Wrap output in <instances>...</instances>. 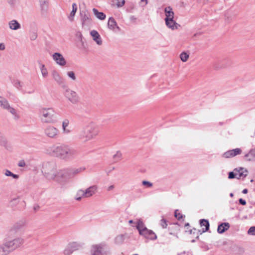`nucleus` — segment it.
<instances>
[{"label": "nucleus", "mask_w": 255, "mask_h": 255, "mask_svg": "<svg viewBox=\"0 0 255 255\" xmlns=\"http://www.w3.org/2000/svg\"><path fill=\"white\" fill-rule=\"evenodd\" d=\"M49 150L50 154L65 161L72 160L76 158L78 155L76 149L64 144L53 145Z\"/></svg>", "instance_id": "1"}, {"label": "nucleus", "mask_w": 255, "mask_h": 255, "mask_svg": "<svg viewBox=\"0 0 255 255\" xmlns=\"http://www.w3.org/2000/svg\"><path fill=\"white\" fill-rule=\"evenodd\" d=\"M99 133L98 126L91 122L83 127L77 134V138L82 142L86 143L95 138Z\"/></svg>", "instance_id": "2"}, {"label": "nucleus", "mask_w": 255, "mask_h": 255, "mask_svg": "<svg viewBox=\"0 0 255 255\" xmlns=\"http://www.w3.org/2000/svg\"><path fill=\"white\" fill-rule=\"evenodd\" d=\"M23 243L24 240L21 238H12L8 236L0 245V254L1 255H8L19 248Z\"/></svg>", "instance_id": "3"}, {"label": "nucleus", "mask_w": 255, "mask_h": 255, "mask_svg": "<svg viewBox=\"0 0 255 255\" xmlns=\"http://www.w3.org/2000/svg\"><path fill=\"white\" fill-rule=\"evenodd\" d=\"M41 172L47 180L59 182V169H57V164L55 162H44L42 166Z\"/></svg>", "instance_id": "4"}, {"label": "nucleus", "mask_w": 255, "mask_h": 255, "mask_svg": "<svg viewBox=\"0 0 255 255\" xmlns=\"http://www.w3.org/2000/svg\"><path fill=\"white\" fill-rule=\"evenodd\" d=\"M38 117L43 124H54L57 121L55 111L53 108H40L38 111Z\"/></svg>", "instance_id": "5"}, {"label": "nucleus", "mask_w": 255, "mask_h": 255, "mask_svg": "<svg viewBox=\"0 0 255 255\" xmlns=\"http://www.w3.org/2000/svg\"><path fill=\"white\" fill-rule=\"evenodd\" d=\"M106 245L100 244L93 245L91 246L92 255H110V252L105 250Z\"/></svg>", "instance_id": "6"}, {"label": "nucleus", "mask_w": 255, "mask_h": 255, "mask_svg": "<svg viewBox=\"0 0 255 255\" xmlns=\"http://www.w3.org/2000/svg\"><path fill=\"white\" fill-rule=\"evenodd\" d=\"M44 132L46 136L52 139L57 138L59 134L58 129L52 125L46 126L44 129Z\"/></svg>", "instance_id": "7"}, {"label": "nucleus", "mask_w": 255, "mask_h": 255, "mask_svg": "<svg viewBox=\"0 0 255 255\" xmlns=\"http://www.w3.org/2000/svg\"><path fill=\"white\" fill-rule=\"evenodd\" d=\"M64 97L72 104H76L79 102V96L74 91L67 88L64 92Z\"/></svg>", "instance_id": "8"}, {"label": "nucleus", "mask_w": 255, "mask_h": 255, "mask_svg": "<svg viewBox=\"0 0 255 255\" xmlns=\"http://www.w3.org/2000/svg\"><path fill=\"white\" fill-rule=\"evenodd\" d=\"M52 57L55 63L59 66L63 67L66 65V61L61 53L55 52L52 54Z\"/></svg>", "instance_id": "9"}, {"label": "nucleus", "mask_w": 255, "mask_h": 255, "mask_svg": "<svg viewBox=\"0 0 255 255\" xmlns=\"http://www.w3.org/2000/svg\"><path fill=\"white\" fill-rule=\"evenodd\" d=\"M59 181L60 179H72L71 167L59 169Z\"/></svg>", "instance_id": "10"}, {"label": "nucleus", "mask_w": 255, "mask_h": 255, "mask_svg": "<svg viewBox=\"0 0 255 255\" xmlns=\"http://www.w3.org/2000/svg\"><path fill=\"white\" fill-rule=\"evenodd\" d=\"M98 190L97 185H92L87 188L84 191H80L85 196V198H89L95 195Z\"/></svg>", "instance_id": "11"}, {"label": "nucleus", "mask_w": 255, "mask_h": 255, "mask_svg": "<svg viewBox=\"0 0 255 255\" xmlns=\"http://www.w3.org/2000/svg\"><path fill=\"white\" fill-rule=\"evenodd\" d=\"M139 234L145 238L151 240H156L157 238L156 234L152 230H148L147 228L141 231V232Z\"/></svg>", "instance_id": "12"}, {"label": "nucleus", "mask_w": 255, "mask_h": 255, "mask_svg": "<svg viewBox=\"0 0 255 255\" xmlns=\"http://www.w3.org/2000/svg\"><path fill=\"white\" fill-rule=\"evenodd\" d=\"M242 150L239 148H237L234 149L229 150L225 152L223 156L225 158L233 157L236 155L241 154Z\"/></svg>", "instance_id": "13"}, {"label": "nucleus", "mask_w": 255, "mask_h": 255, "mask_svg": "<svg viewBox=\"0 0 255 255\" xmlns=\"http://www.w3.org/2000/svg\"><path fill=\"white\" fill-rule=\"evenodd\" d=\"M69 121L67 119H65L62 123V133L65 134H68L71 133L72 130L69 126Z\"/></svg>", "instance_id": "14"}, {"label": "nucleus", "mask_w": 255, "mask_h": 255, "mask_svg": "<svg viewBox=\"0 0 255 255\" xmlns=\"http://www.w3.org/2000/svg\"><path fill=\"white\" fill-rule=\"evenodd\" d=\"M51 76L53 79L59 85L64 83V79L60 75L59 73L56 70H53L51 72Z\"/></svg>", "instance_id": "15"}, {"label": "nucleus", "mask_w": 255, "mask_h": 255, "mask_svg": "<svg viewBox=\"0 0 255 255\" xmlns=\"http://www.w3.org/2000/svg\"><path fill=\"white\" fill-rule=\"evenodd\" d=\"M165 23L166 26L172 30L177 29L178 27L180 26L179 24L176 23L173 18H165Z\"/></svg>", "instance_id": "16"}, {"label": "nucleus", "mask_w": 255, "mask_h": 255, "mask_svg": "<svg viewBox=\"0 0 255 255\" xmlns=\"http://www.w3.org/2000/svg\"><path fill=\"white\" fill-rule=\"evenodd\" d=\"M235 169L237 170L236 176V178L238 179H240L241 178L244 179L248 175V171L244 168L240 167L239 168H235Z\"/></svg>", "instance_id": "17"}, {"label": "nucleus", "mask_w": 255, "mask_h": 255, "mask_svg": "<svg viewBox=\"0 0 255 255\" xmlns=\"http://www.w3.org/2000/svg\"><path fill=\"white\" fill-rule=\"evenodd\" d=\"M90 34L92 36L93 39L98 45H101L102 44L103 42L102 38L99 33L96 30H93L91 31Z\"/></svg>", "instance_id": "18"}, {"label": "nucleus", "mask_w": 255, "mask_h": 255, "mask_svg": "<svg viewBox=\"0 0 255 255\" xmlns=\"http://www.w3.org/2000/svg\"><path fill=\"white\" fill-rule=\"evenodd\" d=\"M8 24L9 29L12 30H17L21 28L20 24L15 19L10 20Z\"/></svg>", "instance_id": "19"}, {"label": "nucleus", "mask_w": 255, "mask_h": 255, "mask_svg": "<svg viewBox=\"0 0 255 255\" xmlns=\"http://www.w3.org/2000/svg\"><path fill=\"white\" fill-rule=\"evenodd\" d=\"M85 170L84 167H80L78 168L71 167L72 178L77 176L79 174L83 172Z\"/></svg>", "instance_id": "20"}, {"label": "nucleus", "mask_w": 255, "mask_h": 255, "mask_svg": "<svg viewBox=\"0 0 255 255\" xmlns=\"http://www.w3.org/2000/svg\"><path fill=\"white\" fill-rule=\"evenodd\" d=\"M108 26L112 30H114L115 28H117L118 30L120 29L119 27L117 25V23L115 19L112 17H110L109 19Z\"/></svg>", "instance_id": "21"}, {"label": "nucleus", "mask_w": 255, "mask_h": 255, "mask_svg": "<svg viewBox=\"0 0 255 255\" xmlns=\"http://www.w3.org/2000/svg\"><path fill=\"white\" fill-rule=\"evenodd\" d=\"M229 228L230 224L228 223H224L218 226L217 231L219 233L222 234L228 230Z\"/></svg>", "instance_id": "22"}, {"label": "nucleus", "mask_w": 255, "mask_h": 255, "mask_svg": "<svg viewBox=\"0 0 255 255\" xmlns=\"http://www.w3.org/2000/svg\"><path fill=\"white\" fill-rule=\"evenodd\" d=\"M39 68L43 78H47L48 76V72L47 68L44 64L42 63L39 64Z\"/></svg>", "instance_id": "23"}, {"label": "nucleus", "mask_w": 255, "mask_h": 255, "mask_svg": "<svg viewBox=\"0 0 255 255\" xmlns=\"http://www.w3.org/2000/svg\"><path fill=\"white\" fill-rule=\"evenodd\" d=\"M164 11L166 15L165 18L170 19L174 18V13L170 6L165 7Z\"/></svg>", "instance_id": "24"}, {"label": "nucleus", "mask_w": 255, "mask_h": 255, "mask_svg": "<svg viewBox=\"0 0 255 255\" xmlns=\"http://www.w3.org/2000/svg\"><path fill=\"white\" fill-rule=\"evenodd\" d=\"M93 11L97 18L100 20H104L106 18V14L102 12H99L96 8H94Z\"/></svg>", "instance_id": "25"}, {"label": "nucleus", "mask_w": 255, "mask_h": 255, "mask_svg": "<svg viewBox=\"0 0 255 255\" xmlns=\"http://www.w3.org/2000/svg\"><path fill=\"white\" fill-rule=\"evenodd\" d=\"M200 224L201 227L204 226L205 227V228L202 229L203 233H204L209 230V223L208 220H205V219H201L200 221Z\"/></svg>", "instance_id": "26"}, {"label": "nucleus", "mask_w": 255, "mask_h": 255, "mask_svg": "<svg viewBox=\"0 0 255 255\" xmlns=\"http://www.w3.org/2000/svg\"><path fill=\"white\" fill-rule=\"evenodd\" d=\"M77 10V5L75 3L72 4V10L71 11L68 18L70 21H72L74 20V17Z\"/></svg>", "instance_id": "27"}, {"label": "nucleus", "mask_w": 255, "mask_h": 255, "mask_svg": "<svg viewBox=\"0 0 255 255\" xmlns=\"http://www.w3.org/2000/svg\"><path fill=\"white\" fill-rule=\"evenodd\" d=\"M0 106L3 109H6L9 108L8 102L5 98L0 96Z\"/></svg>", "instance_id": "28"}, {"label": "nucleus", "mask_w": 255, "mask_h": 255, "mask_svg": "<svg viewBox=\"0 0 255 255\" xmlns=\"http://www.w3.org/2000/svg\"><path fill=\"white\" fill-rule=\"evenodd\" d=\"M19 203V199L18 197H13L10 199L9 201V206L13 208L16 206Z\"/></svg>", "instance_id": "29"}, {"label": "nucleus", "mask_w": 255, "mask_h": 255, "mask_svg": "<svg viewBox=\"0 0 255 255\" xmlns=\"http://www.w3.org/2000/svg\"><path fill=\"white\" fill-rule=\"evenodd\" d=\"M245 156L249 160H255V148L252 149Z\"/></svg>", "instance_id": "30"}, {"label": "nucleus", "mask_w": 255, "mask_h": 255, "mask_svg": "<svg viewBox=\"0 0 255 255\" xmlns=\"http://www.w3.org/2000/svg\"><path fill=\"white\" fill-rule=\"evenodd\" d=\"M125 239V238L124 235H119L115 238V243L117 245H121L123 243Z\"/></svg>", "instance_id": "31"}, {"label": "nucleus", "mask_w": 255, "mask_h": 255, "mask_svg": "<svg viewBox=\"0 0 255 255\" xmlns=\"http://www.w3.org/2000/svg\"><path fill=\"white\" fill-rule=\"evenodd\" d=\"M70 249L73 251V252L75 251H77L79 249H80L82 246L81 244L76 243V242H73L68 245Z\"/></svg>", "instance_id": "32"}, {"label": "nucleus", "mask_w": 255, "mask_h": 255, "mask_svg": "<svg viewBox=\"0 0 255 255\" xmlns=\"http://www.w3.org/2000/svg\"><path fill=\"white\" fill-rule=\"evenodd\" d=\"M42 10L46 11L48 7V0H39Z\"/></svg>", "instance_id": "33"}, {"label": "nucleus", "mask_w": 255, "mask_h": 255, "mask_svg": "<svg viewBox=\"0 0 255 255\" xmlns=\"http://www.w3.org/2000/svg\"><path fill=\"white\" fill-rule=\"evenodd\" d=\"M4 174L6 176L12 177L13 179H17L19 178V176L17 174H13L10 170L5 169L4 171Z\"/></svg>", "instance_id": "34"}, {"label": "nucleus", "mask_w": 255, "mask_h": 255, "mask_svg": "<svg viewBox=\"0 0 255 255\" xmlns=\"http://www.w3.org/2000/svg\"><path fill=\"white\" fill-rule=\"evenodd\" d=\"M136 228L138 230L139 233L141 232V231L144 230L146 228L144 226L143 222L141 220H138L137 223Z\"/></svg>", "instance_id": "35"}, {"label": "nucleus", "mask_w": 255, "mask_h": 255, "mask_svg": "<svg viewBox=\"0 0 255 255\" xmlns=\"http://www.w3.org/2000/svg\"><path fill=\"white\" fill-rule=\"evenodd\" d=\"M189 57V55L187 52H182L180 54V58L181 61L183 62H186L188 60Z\"/></svg>", "instance_id": "36"}, {"label": "nucleus", "mask_w": 255, "mask_h": 255, "mask_svg": "<svg viewBox=\"0 0 255 255\" xmlns=\"http://www.w3.org/2000/svg\"><path fill=\"white\" fill-rule=\"evenodd\" d=\"M12 83L13 86L17 89H20L22 86L21 82L18 79H13Z\"/></svg>", "instance_id": "37"}, {"label": "nucleus", "mask_w": 255, "mask_h": 255, "mask_svg": "<svg viewBox=\"0 0 255 255\" xmlns=\"http://www.w3.org/2000/svg\"><path fill=\"white\" fill-rule=\"evenodd\" d=\"M80 191H84V190L80 189L78 190V191L77 192L75 199L77 201H80L82 198H85V196L83 194H82V193H81Z\"/></svg>", "instance_id": "38"}, {"label": "nucleus", "mask_w": 255, "mask_h": 255, "mask_svg": "<svg viewBox=\"0 0 255 255\" xmlns=\"http://www.w3.org/2000/svg\"><path fill=\"white\" fill-rule=\"evenodd\" d=\"M67 75L69 78H70L73 81H75L76 80L75 74L73 71H70L67 72Z\"/></svg>", "instance_id": "39"}, {"label": "nucleus", "mask_w": 255, "mask_h": 255, "mask_svg": "<svg viewBox=\"0 0 255 255\" xmlns=\"http://www.w3.org/2000/svg\"><path fill=\"white\" fill-rule=\"evenodd\" d=\"M73 251L70 249L69 246L64 250L63 254L64 255H70Z\"/></svg>", "instance_id": "40"}, {"label": "nucleus", "mask_w": 255, "mask_h": 255, "mask_svg": "<svg viewBox=\"0 0 255 255\" xmlns=\"http://www.w3.org/2000/svg\"><path fill=\"white\" fill-rule=\"evenodd\" d=\"M115 0V4L118 7L123 6L125 3V0Z\"/></svg>", "instance_id": "41"}, {"label": "nucleus", "mask_w": 255, "mask_h": 255, "mask_svg": "<svg viewBox=\"0 0 255 255\" xmlns=\"http://www.w3.org/2000/svg\"><path fill=\"white\" fill-rule=\"evenodd\" d=\"M122 153L120 151H117L115 154L113 156V158L115 160V161H119L122 157Z\"/></svg>", "instance_id": "42"}, {"label": "nucleus", "mask_w": 255, "mask_h": 255, "mask_svg": "<svg viewBox=\"0 0 255 255\" xmlns=\"http://www.w3.org/2000/svg\"><path fill=\"white\" fill-rule=\"evenodd\" d=\"M24 225V222H20L19 223H17L16 224H15L13 226V228L14 229H19L20 228H21L22 227H23Z\"/></svg>", "instance_id": "43"}, {"label": "nucleus", "mask_w": 255, "mask_h": 255, "mask_svg": "<svg viewBox=\"0 0 255 255\" xmlns=\"http://www.w3.org/2000/svg\"><path fill=\"white\" fill-rule=\"evenodd\" d=\"M248 234L255 236V226L251 227L248 231Z\"/></svg>", "instance_id": "44"}, {"label": "nucleus", "mask_w": 255, "mask_h": 255, "mask_svg": "<svg viewBox=\"0 0 255 255\" xmlns=\"http://www.w3.org/2000/svg\"><path fill=\"white\" fill-rule=\"evenodd\" d=\"M236 172H237L236 169H234L233 171L229 172L228 178L229 179H233L234 178H236Z\"/></svg>", "instance_id": "45"}, {"label": "nucleus", "mask_w": 255, "mask_h": 255, "mask_svg": "<svg viewBox=\"0 0 255 255\" xmlns=\"http://www.w3.org/2000/svg\"><path fill=\"white\" fill-rule=\"evenodd\" d=\"M160 226L164 229L166 228L167 226V222L164 219H162L160 220Z\"/></svg>", "instance_id": "46"}, {"label": "nucleus", "mask_w": 255, "mask_h": 255, "mask_svg": "<svg viewBox=\"0 0 255 255\" xmlns=\"http://www.w3.org/2000/svg\"><path fill=\"white\" fill-rule=\"evenodd\" d=\"M142 183L143 185L146 186L147 187H151L152 186V183L149 181H143Z\"/></svg>", "instance_id": "47"}, {"label": "nucleus", "mask_w": 255, "mask_h": 255, "mask_svg": "<svg viewBox=\"0 0 255 255\" xmlns=\"http://www.w3.org/2000/svg\"><path fill=\"white\" fill-rule=\"evenodd\" d=\"M6 110H7L9 111V112L13 115H15L16 114V110L11 107L10 106H9V108L6 109Z\"/></svg>", "instance_id": "48"}, {"label": "nucleus", "mask_w": 255, "mask_h": 255, "mask_svg": "<svg viewBox=\"0 0 255 255\" xmlns=\"http://www.w3.org/2000/svg\"><path fill=\"white\" fill-rule=\"evenodd\" d=\"M178 210L175 212V216L179 220L182 218V215L180 213H177Z\"/></svg>", "instance_id": "49"}, {"label": "nucleus", "mask_w": 255, "mask_h": 255, "mask_svg": "<svg viewBox=\"0 0 255 255\" xmlns=\"http://www.w3.org/2000/svg\"><path fill=\"white\" fill-rule=\"evenodd\" d=\"M18 165L19 167H24L25 165V163L24 161H20Z\"/></svg>", "instance_id": "50"}, {"label": "nucleus", "mask_w": 255, "mask_h": 255, "mask_svg": "<svg viewBox=\"0 0 255 255\" xmlns=\"http://www.w3.org/2000/svg\"><path fill=\"white\" fill-rule=\"evenodd\" d=\"M239 203L243 205H245L246 204V201L241 198L239 199Z\"/></svg>", "instance_id": "51"}, {"label": "nucleus", "mask_w": 255, "mask_h": 255, "mask_svg": "<svg viewBox=\"0 0 255 255\" xmlns=\"http://www.w3.org/2000/svg\"><path fill=\"white\" fill-rule=\"evenodd\" d=\"M5 49V45L3 43H0V50H3Z\"/></svg>", "instance_id": "52"}, {"label": "nucleus", "mask_w": 255, "mask_h": 255, "mask_svg": "<svg viewBox=\"0 0 255 255\" xmlns=\"http://www.w3.org/2000/svg\"><path fill=\"white\" fill-rule=\"evenodd\" d=\"M89 17L88 15H84L83 17V20L84 21H86V20H89Z\"/></svg>", "instance_id": "53"}, {"label": "nucleus", "mask_w": 255, "mask_h": 255, "mask_svg": "<svg viewBox=\"0 0 255 255\" xmlns=\"http://www.w3.org/2000/svg\"><path fill=\"white\" fill-rule=\"evenodd\" d=\"M114 188H115V187L114 185H110V186H109L108 187L107 190L108 191H110L113 190L114 189Z\"/></svg>", "instance_id": "54"}, {"label": "nucleus", "mask_w": 255, "mask_h": 255, "mask_svg": "<svg viewBox=\"0 0 255 255\" xmlns=\"http://www.w3.org/2000/svg\"><path fill=\"white\" fill-rule=\"evenodd\" d=\"M140 1L141 2H144V4L142 5L143 6L146 5L148 3L147 0H140Z\"/></svg>", "instance_id": "55"}, {"label": "nucleus", "mask_w": 255, "mask_h": 255, "mask_svg": "<svg viewBox=\"0 0 255 255\" xmlns=\"http://www.w3.org/2000/svg\"><path fill=\"white\" fill-rule=\"evenodd\" d=\"M36 37H37L36 34H34L33 35H32L31 36V38H31V40H34V39H36Z\"/></svg>", "instance_id": "56"}, {"label": "nucleus", "mask_w": 255, "mask_h": 255, "mask_svg": "<svg viewBox=\"0 0 255 255\" xmlns=\"http://www.w3.org/2000/svg\"><path fill=\"white\" fill-rule=\"evenodd\" d=\"M248 192V190L247 189H244L243 191H242V193H244V194H247Z\"/></svg>", "instance_id": "57"}, {"label": "nucleus", "mask_w": 255, "mask_h": 255, "mask_svg": "<svg viewBox=\"0 0 255 255\" xmlns=\"http://www.w3.org/2000/svg\"><path fill=\"white\" fill-rule=\"evenodd\" d=\"M230 197H233V196H234V194H233V193H231L230 194Z\"/></svg>", "instance_id": "58"}, {"label": "nucleus", "mask_w": 255, "mask_h": 255, "mask_svg": "<svg viewBox=\"0 0 255 255\" xmlns=\"http://www.w3.org/2000/svg\"><path fill=\"white\" fill-rule=\"evenodd\" d=\"M129 223H132V220H130V221H129Z\"/></svg>", "instance_id": "59"}, {"label": "nucleus", "mask_w": 255, "mask_h": 255, "mask_svg": "<svg viewBox=\"0 0 255 255\" xmlns=\"http://www.w3.org/2000/svg\"><path fill=\"white\" fill-rule=\"evenodd\" d=\"M0 137H1V138L2 137V136L0 133Z\"/></svg>", "instance_id": "60"}, {"label": "nucleus", "mask_w": 255, "mask_h": 255, "mask_svg": "<svg viewBox=\"0 0 255 255\" xmlns=\"http://www.w3.org/2000/svg\"><path fill=\"white\" fill-rule=\"evenodd\" d=\"M79 35H80V36H82V35H81V33H79Z\"/></svg>", "instance_id": "61"}]
</instances>
